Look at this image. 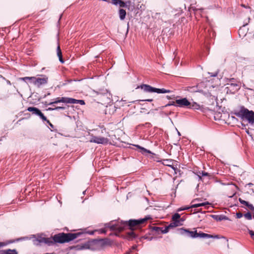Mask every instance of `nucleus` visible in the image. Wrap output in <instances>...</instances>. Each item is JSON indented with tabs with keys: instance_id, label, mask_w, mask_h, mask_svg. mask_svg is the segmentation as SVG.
Returning a JSON list of instances; mask_svg holds the SVG:
<instances>
[{
	"instance_id": "f257e3e1",
	"label": "nucleus",
	"mask_w": 254,
	"mask_h": 254,
	"mask_svg": "<svg viewBox=\"0 0 254 254\" xmlns=\"http://www.w3.org/2000/svg\"><path fill=\"white\" fill-rule=\"evenodd\" d=\"M151 219L150 216H145L144 218L139 219H130L128 221L115 220L105 224L106 228H109L111 231L120 232L128 227L130 232L127 233L125 237L128 240L131 241L137 237V235L133 231L135 228H139L141 225L145 223L148 220Z\"/></svg>"
},
{
	"instance_id": "f03ea898",
	"label": "nucleus",
	"mask_w": 254,
	"mask_h": 254,
	"mask_svg": "<svg viewBox=\"0 0 254 254\" xmlns=\"http://www.w3.org/2000/svg\"><path fill=\"white\" fill-rule=\"evenodd\" d=\"M235 114L238 117L241 118L243 121H246L251 126L254 124V112L252 110H249L244 106L241 107L240 110L236 112Z\"/></svg>"
},
{
	"instance_id": "7ed1b4c3",
	"label": "nucleus",
	"mask_w": 254,
	"mask_h": 254,
	"mask_svg": "<svg viewBox=\"0 0 254 254\" xmlns=\"http://www.w3.org/2000/svg\"><path fill=\"white\" fill-rule=\"evenodd\" d=\"M82 233H59L56 235H55L53 237L54 241L55 243H64L69 242L74 239L77 238L80 235H81Z\"/></svg>"
},
{
	"instance_id": "20e7f679",
	"label": "nucleus",
	"mask_w": 254,
	"mask_h": 254,
	"mask_svg": "<svg viewBox=\"0 0 254 254\" xmlns=\"http://www.w3.org/2000/svg\"><path fill=\"white\" fill-rule=\"evenodd\" d=\"M59 103H64L66 104H79L81 105L85 104V102L83 100H77L74 98L64 97H58L54 99V101L48 104V105H53L55 104Z\"/></svg>"
},
{
	"instance_id": "39448f33",
	"label": "nucleus",
	"mask_w": 254,
	"mask_h": 254,
	"mask_svg": "<svg viewBox=\"0 0 254 254\" xmlns=\"http://www.w3.org/2000/svg\"><path fill=\"white\" fill-rule=\"evenodd\" d=\"M137 88H140L143 90V91L149 93L156 92L157 93H170L171 92L170 90H167L164 88H156L152 87L149 85L145 84L140 85V86H138Z\"/></svg>"
},
{
	"instance_id": "423d86ee",
	"label": "nucleus",
	"mask_w": 254,
	"mask_h": 254,
	"mask_svg": "<svg viewBox=\"0 0 254 254\" xmlns=\"http://www.w3.org/2000/svg\"><path fill=\"white\" fill-rule=\"evenodd\" d=\"M111 243L110 239L108 238L101 239H95L90 242L89 245L90 246H94L96 248L94 249H99L103 248L106 246L111 245Z\"/></svg>"
},
{
	"instance_id": "0eeeda50",
	"label": "nucleus",
	"mask_w": 254,
	"mask_h": 254,
	"mask_svg": "<svg viewBox=\"0 0 254 254\" xmlns=\"http://www.w3.org/2000/svg\"><path fill=\"white\" fill-rule=\"evenodd\" d=\"M226 82L228 90L232 89V92L234 93L240 89L239 82L234 78H226Z\"/></svg>"
},
{
	"instance_id": "6e6552de",
	"label": "nucleus",
	"mask_w": 254,
	"mask_h": 254,
	"mask_svg": "<svg viewBox=\"0 0 254 254\" xmlns=\"http://www.w3.org/2000/svg\"><path fill=\"white\" fill-rule=\"evenodd\" d=\"M109 139L107 138L101 136H92L90 142H94L97 144H107Z\"/></svg>"
},
{
	"instance_id": "1a4fd4ad",
	"label": "nucleus",
	"mask_w": 254,
	"mask_h": 254,
	"mask_svg": "<svg viewBox=\"0 0 254 254\" xmlns=\"http://www.w3.org/2000/svg\"><path fill=\"white\" fill-rule=\"evenodd\" d=\"M179 230L180 231V233L182 235L193 238H196L195 235H196V230L192 231L183 228L179 229Z\"/></svg>"
},
{
	"instance_id": "9d476101",
	"label": "nucleus",
	"mask_w": 254,
	"mask_h": 254,
	"mask_svg": "<svg viewBox=\"0 0 254 254\" xmlns=\"http://www.w3.org/2000/svg\"><path fill=\"white\" fill-rule=\"evenodd\" d=\"M33 77V79L32 80V83L34 85H35L38 87H40L42 85L46 84L48 82V78L47 77L45 76L43 78H40V77L37 78L35 77Z\"/></svg>"
},
{
	"instance_id": "9b49d317",
	"label": "nucleus",
	"mask_w": 254,
	"mask_h": 254,
	"mask_svg": "<svg viewBox=\"0 0 254 254\" xmlns=\"http://www.w3.org/2000/svg\"><path fill=\"white\" fill-rule=\"evenodd\" d=\"M176 103L177 104V107L181 108L188 107L190 105V102L188 101L187 98H183L180 99H177Z\"/></svg>"
},
{
	"instance_id": "f8f14e48",
	"label": "nucleus",
	"mask_w": 254,
	"mask_h": 254,
	"mask_svg": "<svg viewBox=\"0 0 254 254\" xmlns=\"http://www.w3.org/2000/svg\"><path fill=\"white\" fill-rule=\"evenodd\" d=\"M209 216L213 218L217 221L229 220V218L227 216L224 215H210Z\"/></svg>"
},
{
	"instance_id": "ddd939ff",
	"label": "nucleus",
	"mask_w": 254,
	"mask_h": 254,
	"mask_svg": "<svg viewBox=\"0 0 254 254\" xmlns=\"http://www.w3.org/2000/svg\"><path fill=\"white\" fill-rule=\"evenodd\" d=\"M196 238H211L217 237V236H213L208 234L204 233L202 232L197 233L196 232V235H195Z\"/></svg>"
},
{
	"instance_id": "4468645a",
	"label": "nucleus",
	"mask_w": 254,
	"mask_h": 254,
	"mask_svg": "<svg viewBox=\"0 0 254 254\" xmlns=\"http://www.w3.org/2000/svg\"><path fill=\"white\" fill-rule=\"evenodd\" d=\"M135 146L136 147H137L138 148L140 149V152L143 155H145V153H147L152 154V155H155V154L152 153L151 151H150L143 147H141V146H139V145H135Z\"/></svg>"
},
{
	"instance_id": "2eb2a0df",
	"label": "nucleus",
	"mask_w": 254,
	"mask_h": 254,
	"mask_svg": "<svg viewBox=\"0 0 254 254\" xmlns=\"http://www.w3.org/2000/svg\"><path fill=\"white\" fill-rule=\"evenodd\" d=\"M112 3L115 5L119 4L120 6L122 7H127V6L125 2L121 0H112Z\"/></svg>"
},
{
	"instance_id": "dca6fc26",
	"label": "nucleus",
	"mask_w": 254,
	"mask_h": 254,
	"mask_svg": "<svg viewBox=\"0 0 254 254\" xmlns=\"http://www.w3.org/2000/svg\"><path fill=\"white\" fill-rule=\"evenodd\" d=\"M0 254H18V253L15 249H7L0 251Z\"/></svg>"
},
{
	"instance_id": "f3484780",
	"label": "nucleus",
	"mask_w": 254,
	"mask_h": 254,
	"mask_svg": "<svg viewBox=\"0 0 254 254\" xmlns=\"http://www.w3.org/2000/svg\"><path fill=\"white\" fill-rule=\"evenodd\" d=\"M219 72V70L217 68H215V69L211 68L208 72V74H209L210 76L216 77L218 75Z\"/></svg>"
},
{
	"instance_id": "a211bd4d",
	"label": "nucleus",
	"mask_w": 254,
	"mask_h": 254,
	"mask_svg": "<svg viewBox=\"0 0 254 254\" xmlns=\"http://www.w3.org/2000/svg\"><path fill=\"white\" fill-rule=\"evenodd\" d=\"M57 56L59 57L60 62L62 63H64V60L63 58L62 51L61 50L60 46L59 43L57 49Z\"/></svg>"
},
{
	"instance_id": "6ab92c4d",
	"label": "nucleus",
	"mask_w": 254,
	"mask_h": 254,
	"mask_svg": "<svg viewBox=\"0 0 254 254\" xmlns=\"http://www.w3.org/2000/svg\"><path fill=\"white\" fill-rule=\"evenodd\" d=\"M97 95H103L108 96L110 94L108 93V91L106 89H99L98 91H96Z\"/></svg>"
},
{
	"instance_id": "aec40b11",
	"label": "nucleus",
	"mask_w": 254,
	"mask_h": 254,
	"mask_svg": "<svg viewBox=\"0 0 254 254\" xmlns=\"http://www.w3.org/2000/svg\"><path fill=\"white\" fill-rule=\"evenodd\" d=\"M27 110L29 112H32L33 114H35L37 116L40 112V110L39 109L34 107H29L27 108Z\"/></svg>"
},
{
	"instance_id": "412c9836",
	"label": "nucleus",
	"mask_w": 254,
	"mask_h": 254,
	"mask_svg": "<svg viewBox=\"0 0 254 254\" xmlns=\"http://www.w3.org/2000/svg\"><path fill=\"white\" fill-rule=\"evenodd\" d=\"M27 110L29 112H32L33 114H35L37 116L40 112V110L39 109L34 107H29L27 108Z\"/></svg>"
},
{
	"instance_id": "4be33fe9",
	"label": "nucleus",
	"mask_w": 254,
	"mask_h": 254,
	"mask_svg": "<svg viewBox=\"0 0 254 254\" xmlns=\"http://www.w3.org/2000/svg\"><path fill=\"white\" fill-rule=\"evenodd\" d=\"M199 180H202V177H208L209 179L212 177V175L206 172L202 171L201 172H199V174L197 175Z\"/></svg>"
},
{
	"instance_id": "5701e85b",
	"label": "nucleus",
	"mask_w": 254,
	"mask_h": 254,
	"mask_svg": "<svg viewBox=\"0 0 254 254\" xmlns=\"http://www.w3.org/2000/svg\"><path fill=\"white\" fill-rule=\"evenodd\" d=\"M119 17L121 20H123L125 19L126 15V11L123 9H120L119 11Z\"/></svg>"
},
{
	"instance_id": "b1692460",
	"label": "nucleus",
	"mask_w": 254,
	"mask_h": 254,
	"mask_svg": "<svg viewBox=\"0 0 254 254\" xmlns=\"http://www.w3.org/2000/svg\"><path fill=\"white\" fill-rule=\"evenodd\" d=\"M55 242L54 241L53 237L52 238H45L44 243L51 246L53 245Z\"/></svg>"
},
{
	"instance_id": "393cba45",
	"label": "nucleus",
	"mask_w": 254,
	"mask_h": 254,
	"mask_svg": "<svg viewBox=\"0 0 254 254\" xmlns=\"http://www.w3.org/2000/svg\"><path fill=\"white\" fill-rule=\"evenodd\" d=\"M209 203L208 202L199 203H195L191 205V207L192 208H197L200 206H204L206 205H208Z\"/></svg>"
},
{
	"instance_id": "a878e982",
	"label": "nucleus",
	"mask_w": 254,
	"mask_h": 254,
	"mask_svg": "<svg viewBox=\"0 0 254 254\" xmlns=\"http://www.w3.org/2000/svg\"><path fill=\"white\" fill-rule=\"evenodd\" d=\"M45 241V238L40 237L37 238V239L35 240L34 241V242L35 245H38L41 243H44Z\"/></svg>"
},
{
	"instance_id": "bb28decb",
	"label": "nucleus",
	"mask_w": 254,
	"mask_h": 254,
	"mask_svg": "<svg viewBox=\"0 0 254 254\" xmlns=\"http://www.w3.org/2000/svg\"><path fill=\"white\" fill-rule=\"evenodd\" d=\"M199 105L195 102L190 103V105L189 106L188 108L190 109H192L194 110H197L199 108Z\"/></svg>"
},
{
	"instance_id": "cd10ccee",
	"label": "nucleus",
	"mask_w": 254,
	"mask_h": 254,
	"mask_svg": "<svg viewBox=\"0 0 254 254\" xmlns=\"http://www.w3.org/2000/svg\"><path fill=\"white\" fill-rule=\"evenodd\" d=\"M151 230L152 232L154 231L157 234H160L161 233L162 227L153 226L151 228Z\"/></svg>"
},
{
	"instance_id": "c85d7f7f",
	"label": "nucleus",
	"mask_w": 254,
	"mask_h": 254,
	"mask_svg": "<svg viewBox=\"0 0 254 254\" xmlns=\"http://www.w3.org/2000/svg\"><path fill=\"white\" fill-rule=\"evenodd\" d=\"M181 225H182V224H181V223L180 222L174 221L173 222L171 223L169 225V226L170 228H172L173 227H176L180 226Z\"/></svg>"
},
{
	"instance_id": "c756f323",
	"label": "nucleus",
	"mask_w": 254,
	"mask_h": 254,
	"mask_svg": "<svg viewBox=\"0 0 254 254\" xmlns=\"http://www.w3.org/2000/svg\"><path fill=\"white\" fill-rule=\"evenodd\" d=\"M180 215L179 213H176L173 215L172 220L173 221H178L180 222V221L179 220L180 218Z\"/></svg>"
},
{
	"instance_id": "7c9ffc66",
	"label": "nucleus",
	"mask_w": 254,
	"mask_h": 254,
	"mask_svg": "<svg viewBox=\"0 0 254 254\" xmlns=\"http://www.w3.org/2000/svg\"><path fill=\"white\" fill-rule=\"evenodd\" d=\"M20 79L24 81H26V80H29L31 82H32L33 77H21Z\"/></svg>"
},
{
	"instance_id": "2f4dec72",
	"label": "nucleus",
	"mask_w": 254,
	"mask_h": 254,
	"mask_svg": "<svg viewBox=\"0 0 254 254\" xmlns=\"http://www.w3.org/2000/svg\"><path fill=\"white\" fill-rule=\"evenodd\" d=\"M153 237H150V236H147L146 235H145L144 236L140 237V239L141 241H142L143 239H146L148 241H151L153 239Z\"/></svg>"
},
{
	"instance_id": "473e14b6",
	"label": "nucleus",
	"mask_w": 254,
	"mask_h": 254,
	"mask_svg": "<svg viewBox=\"0 0 254 254\" xmlns=\"http://www.w3.org/2000/svg\"><path fill=\"white\" fill-rule=\"evenodd\" d=\"M244 217L248 220H251L252 219V216L250 212H247L244 214Z\"/></svg>"
},
{
	"instance_id": "72a5a7b5",
	"label": "nucleus",
	"mask_w": 254,
	"mask_h": 254,
	"mask_svg": "<svg viewBox=\"0 0 254 254\" xmlns=\"http://www.w3.org/2000/svg\"><path fill=\"white\" fill-rule=\"evenodd\" d=\"M38 116L40 117V118L43 121H47V118L44 115V114L40 112H39V114L38 115Z\"/></svg>"
},
{
	"instance_id": "f704fd0d",
	"label": "nucleus",
	"mask_w": 254,
	"mask_h": 254,
	"mask_svg": "<svg viewBox=\"0 0 254 254\" xmlns=\"http://www.w3.org/2000/svg\"><path fill=\"white\" fill-rule=\"evenodd\" d=\"M169 229H170V228L169 227V225L166 227L164 229L162 227L161 234L167 233L168 232Z\"/></svg>"
},
{
	"instance_id": "c9c22d12",
	"label": "nucleus",
	"mask_w": 254,
	"mask_h": 254,
	"mask_svg": "<svg viewBox=\"0 0 254 254\" xmlns=\"http://www.w3.org/2000/svg\"><path fill=\"white\" fill-rule=\"evenodd\" d=\"M177 104L176 103V101H171L169 102L166 105H165V107L170 106H174L177 107Z\"/></svg>"
},
{
	"instance_id": "e433bc0d",
	"label": "nucleus",
	"mask_w": 254,
	"mask_h": 254,
	"mask_svg": "<svg viewBox=\"0 0 254 254\" xmlns=\"http://www.w3.org/2000/svg\"><path fill=\"white\" fill-rule=\"evenodd\" d=\"M95 231L98 232L99 234H105L106 233V230L105 229H100L98 230H96Z\"/></svg>"
},
{
	"instance_id": "4c0bfd02",
	"label": "nucleus",
	"mask_w": 254,
	"mask_h": 254,
	"mask_svg": "<svg viewBox=\"0 0 254 254\" xmlns=\"http://www.w3.org/2000/svg\"><path fill=\"white\" fill-rule=\"evenodd\" d=\"M190 208H192L191 207V206H188V207H181V208H179L177 211H182V210H188V209H190Z\"/></svg>"
},
{
	"instance_id": "58836bf2",
	"label": "nucleus",
	"mask_w": 254,
	"mask_h": 254,
	"mask_svg": "<svg viewBox=\"0 0 254 254\" xmlns=\"http://www.w3.org/2000/svg\"><path fill=\"white\" fill-rule=\"evenodd\" d=\"M193 11H194L195 13H196L198 10H202L203 9H199V8H196L195 7H191L190 8Z\"/></svg>"
},
{
	"instance_id": "ea45409f",
	"label": "nucleus",
	"mask_w": 254,
	"mask_h": 254,
	"mask_svg": "<svg viewBox=\"0 0 254 254\" xmlns=\"http://www.w3.org/2000/svg\"><path fill=\"white\" fill-rule=\"evenodd\" d=\"M249 233L251 235L252 238L254 240V232L251 230H249Z\"/></svg>"
},
{
	"instance_id": "a19ab883",
	"label": "nucleus",
	"mask_w": 254,
	"mask_h": 254,
	"mask_svg": "<svg viewBox=\"0 0 254 254\" xmlns=\"http://www.w3.org/2000/svg\"><path fill=\"white\" fill-rule=\"evenodd\" d=\"M239 202H240L241 204H244V205H245V204L247 203V201H245V200H244L242 199L241 198H239Z\"/></svg>"
},
{
	"instance_id": "79ce46f5",
	"label": "nucleus",
	"mask_w": 254,
	"mask_h": 254,
	"mask_svg": "<svg viewBox=\"0 0 254 254\" xmlns=\"http://www.w3.org/2000/svg\"><path fill=\"white\" fill-rule=\"evenodd\" d=\"M243 216V215L241 212H238L236 213V217L237 218H241Z\"/></svg>"
},
{
	"instance_id": "37998d69",
	"label": "nucleus",
	"mask_w": 254,
	"mask_h": 254,
	"mask_svg": "<svg viewBox=\"0 0 254 254\" xmlns=\"http://www.w3.org/2000/svg\"><path fill=\"white\" fill-rule=\"evenodd\" d=\"M65 109V108L64 107H60V106L56 107L54 108V109H55V110H64Z\"/></svg>"
},
{
	"instance_id": "c03bdc74",
	"label": "nucleus",
	"mask_w": 254,
	"mask_h": 254,
	"mask_svg": "<svg viewBox=\"0 0 254 254\" xmlns=\"http://www.w3.org/2000/svg\"><path fill=\"white\" fill-rule=\"evenodd\" d=\"M248 207L252 211H253L254 210V206L252 204L250 203Z\"/></svg>"
},
{
	"instance_id": "a18cd8bd",
	"label": "nucleus",
	"mask_w": 254,
	"mask_h": 254,
	"mask_svg": "<svg viewBox=\"0 0 254 254\" xmlns=\"http://www.w3.org/2000/svg\"><path fill=\"white\" fill-rule=\"evenodd\" d=\"M141 101H147V102H151L153 101V99H145V100H142Z\"/></svg>"
},
{
	"instance_id": "49530a36",
	"label": "nucleus",
	"mask_w": 254,
	"mask_h": 254,
	"mask_svg": "<svg viewBox=\"0 0 254 254\" xmlns=\"http://www.w3.org/2000/svg\"><path fill=\"white\" fill-rule=\"evenodd\" d=\"M241 6L244 8L251 9V7L249 6H247L246 5H245L244 4H242Z\"/></svg>"
},
{
	"instance_id": "de8ad7c7",
	"label": "nucleus",
	"mask_w": 254,
	"mask_h": 254,
	"mask_svg": "<svg viewBox=\"0 0 254 254\" xmlns=\"http://www.w3.org/2000/svg\"><path fill=\"white\" fill-rule=\"evenodd\" d=\"M7 83V84L9 85H11V83L10 82V81L9 80H5Z\"/></svg>"
},
{
	"instance_id": "09e8293b",
	"label": "nucleus",
	"mask_w": 254,
	"mask_h": 254,
	"mask_svg": "<svg viewBox=\"0 0 254 254\" xmlns=\"http://www.w3.org/2000/svg\"><path fill=\"white\" fill-rule=\"evenodd\" d=\"M5 246V244L2 242H0V248Z\"/></svg>"
},
{
	"instance_id": "8fccbe9b",
	"label": "nucleus",
	"mask_w": 254,
	"mask_h": 254,
	"mask_svg": "<svg viewBox=\"0 0 254 254\" xmlns=\"http://www.w3.org/2000/svg\"><path fill=\"white\" fill-rule=\"evenodd\" d=\"M95 232V231H92L89 232L88 233L90 235H93L94 234Z\"/></svg>"
},
{
	"instance_id": "3c124183",
	"label": "nucleus",
	"mask_w": 254,
	"mask_h": 254,
	"mask_svg": "<svg viewBox=\"0 0 254 254\" xmlns=\"http://www.w3.org/2000/svg\"><path fill=\"white\" fill-rule=\"evenodd\" d=\"M11 94V93L10 92H9V90L8 89L7 90V96H9Z\"/></svg>"
},
{
	"instance_id": "603ef678",
	"label": "nucleus",
	"mask_w": 254,
	"mask_h": 254,
	"mask_svg": "<svg viewBox=\"0 0 254 254\" xmlns=\"http://www.w3.org/2000/svg\"><path fill=\"white\" fill-rule=\"evenodd\" d=\"M48 110H49V111H53V110H55V109H54V108H49L48 109Z\"/></svg>"
},
{
	"instance_id": "864d4df0",
	"label": "nucleus",
	"mask_w": 254,
	"mask_h": 254,
	"mask_svg": "<svg viewBox=\"0 0 254 254\" xmlns=\"http://www.w3.org/2000/svg\"><path fill=\"white\" fill-rule=\"evenodd\" d=\"M49 126H50V127H51V128H54V125H53L52 123H51V124H50V125H49Z\"/></svg>"
},
{
	"instance_id": "5fc2aeb1",
	"label": "nucleus",
	"mask_w": 254,
	"mask_h": 254,
	"mask_svg": "<svg viewBox=\"0 0 254 254\" xmlns=\"http://www.w3.org/2000/svg\"><path fill=\"white\" fill-rule=\"evenodd\" d=\"M0 78H2L3 80H6V78L5 77H4L3 76H2L1 75H0Z\"/></svg>"
},
{
	"instance_id": "6e6d98bb",
	"label": "nucleus",
	"mask_w": 254,
	"mask_h": 254,
	"mask_svg": "<svg viewBox=\"0 0 254 254\" xmlns=\"http://www.w3.org/2000/svg\"><path fill=\"white\" fill-rule=\"evenodd\" d=\"M49 125H50V124H51L50 123V122L49 121V120H47V121H45Z\"/></svg>"
},
{
	"instance_id": "4d7b16f0",
	"label": "nucleus",
	"mask_w": 254,
	"mask_h": 254,
	"mask_svg": "<svg viewBox=\"0 0 254 254\" xmlns=\"http://www.w3.org/2000/svg\"><path fill=\"white\" fill-rule=\"evenodd\" d=\"M249 204H250V203L247 201V203L245 204V205H246V206L248 207Z\"/></svg>"
},
{
	"instance_id": "13d9d810",
	"label": "nucleus",
	"mask_w": 254,
	"mask_h": 254,
	"mask_svg": "<svg viewBox=\"0 0 254 254\" xmlns=\"http://www.w3.org/2000/svg\"><path fill=\"white\" fill-rule=\"evenodd\" d=\"M248 185L249 186H250H250H251L253 185V184L252 183H249V184H248Z\"/></svg>"
},
{
	"instance_id": "bf43d9fd",
	"label": "nucleus",
	"mask_w": 254,
	"mask_h": 254,
	"mask_svg": "<svg viewBox=\"0 0 254 254\" xmlns=\"http://www.w3.org/2000/svg\"><path fill=\"white\" fill-rule=\"evenodd\" d=\"M167 98L168 99H172L170 96H167Z\"/></svg>"
},
{
	"instance_id": "052dcab7",
	"label": "nucleus",
	"mask_w": 254,
	"mask_h": 254,
	"mask_svg": "<svg viewBox=\"0 0 254 254\" xmlns=\"http://www.w3.org/2000/svg\"><path fill=\"white\" fill-rule=\"evenodd\" d=\"M124 254H130V252H127L126 253Z\"/></svg>"
},
{
	"instance_id": "680f3d73",
	"label": "nucleus",
	"mask_w": 254,
	"mask_h": 254,
	"mask_svg": "<svg viewBox=\"0 0 254 254\" xmlns=\"http://www.w3.org/2000/svg\"><path fill=\"white\" fill-rule=\"evenodd\" d=\"M222 78V76L221 75H219V77H218V79H220Z\"/></svg>"
},
{
	"instance_id": "e2e57ef3",
	"label": "nucleus",
	"mask_w": 254,
	"mask_h": 254,
	"mask_svg": "<svg viewBox=\"0 0 254 254\" xmlns=\"http://www.w3.org/2000/svg\"><path fill=\"white\" fill-rule=\"evenodd\" d=\"M180 221H183L184 220L183 218H180Z\"/></svg>"
},
{
	"instance_id": "0e129e2a",
	"label": "nucleus",
	"mask_w": 254,
	"mask_h": 254,
	"mask_svg": "<svg viewBox=\"0 0 254 254\" xmlns=\"http://www.w3.org/2000/svg\"><path fill=\"white\" fill-rule=\"evenodd\" d=\"M197 200V199H194V200H193L192 201V202H194L195 201H196V200Z\"/></svg>"
},
{
	"instance_id": "69168bd1",
	"label": "nucleus",
	"mask_w": 254,
	"mask_h": 254,
	"mask_svg": "<svg viewBox=\"0 0 254 254\" xmlns=\"http://www.w3.org/2000/svg\"><path fill=\"white\" fill-rule=\"evenodd\" d=\"M232 184H233L232 183H231V184L228 183L227 185H232Z\"/></svg>"
},
{
	"instance_id": "338daca9",
	"label": "nucleus",
	"mask_w": 254,
	"mask_h": 254,
	"mask_svg": "<svg viewBox=\"0 0 254 254\" xmlns=\"http://www.w3.org/2000/svg\"><path fill=\"white\" fill-rule=\"evenodd\" d=\"M242 30V28H240L239 30V32Z\"/></svg>"
},
{
	"instance_id": "774afa93",
	"label": "nucleus",
	"mask_w": 254,
	"mask_h": 254,
	"mask_svg": "<svg viewBox=\"0 0 254 254\" xmlns=\"http://www.w3.org/2000/svg\"><path fill=\"white\" fill-rule=\"evenodd\" d=\"M85 191H84L83 192V194H85Z\"/></svg>"
}]
</instances>
